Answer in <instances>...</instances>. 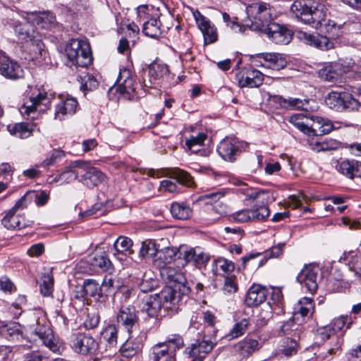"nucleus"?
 Listing matches in <instances>:
<instances>
[{"label":"nucleus","instance_id":"18","mask_svg":"<svg viewBox=\"0 0 361 361\" xmlns=\"http://www.w3.org/2000/svg\"><path fill=\"white\" fill-rule=\"evenodd\" d=\"M242 147L241 142L235 137H226L219 144L217 152L225 161H233Z\"/></svg>","mask_w":361,"mask_h":361},{"label":"nucleus","instance_id":"35","mask_svg":"<svg viewBox=\"0 0 361 361\" xmlns=\"http://www.w3.org/2000/svg\"><path fill=\"white\" fill-rule=\"evenodd\" d=\"M207 138V135L204 133H198L196 135H190L185 138L186 149L194 154L200 152Z\"/></svg>","mask_w":361,"mask_h":361},{"label":"nucleus","instance_id":"12","mask_svg":"<svg viewBox=\"0 0 361 361\" xmlns=\"http://www.w3.org/2000/svg\"><path fill=\"white\" fill-rule=\"evenodd\" d=\"M32 334L37 336L42 344L53 353H61L63 350L62 341L54 336L53 331L48 324L37 323L32 330Z\"/></svg>","mask_w":361,"mask_h":361},{"label":"nucleus","instance_id":"52","mask_svg":"<svg viewBox=\"0 0 361 361\" xmlns=\"http://www.w3.org/2000/svg\"><path fill=\"white\" fill-rule=\"evenodd\" d=\"M91 264L99 268L103 271H108L111 269V262L105 255H97L91 259Z\"/></svg>","mask_w":361,"mask_h":361},{"label":"nucleus","instance_id":"5","mask_svg":"<svg viewBox=\"0 0 361 361\" xmlns=\"http://www.w3.org/2000/svg\"><path fill=\"white\" fill-rule=\"evenodd\" d=\"M66 52L68 60L75 66L87 67L92 61L90 44L85 41L71 39L66 46Z\"/></svg>","mask_w":361,"mask_h":361},{"label":"nucleus","instance_id":"2","mask_svg":"<svg viewBox=\"0 0 361 361\" xmlns=\"http://www.w3.org/2000/svg\"><path fill=\"white\" fill-rule=\"evenodd\" d=\"M317 30L329 36L299 31L297 33V37L306 44L320 49L328 50L334 47V42L331 39H336L341 35L340 26L337 25L334 21L327 18L322 23L321 27Z\"/></svg>","mask_w":361,"mask_h":361},{"label":"nucleus","instance_id":"14","mask_svg":"<svg viewBox=\"0 0 361 361\" xmlns=\"http://www.w3.org/2000/svg\"><path fill=\"white\" fill-rule=\"evenodd\" d=\"M350 71V61H338L326 66L319 70V77L329 82L336 83L341 80L343 74Z\"/></svg>","mask_w":361,"mask_h":361},{"label":"nucleus","instance_id":"60","mask_svg":"<svg viewBox=\"0 0 361 361\" xmlns=\"http://www.w3.org/2000/svg\"><path fill=\"white\" fill-rule=\"evenodd\" d=\"M99 320L100 317L97 312H89L83 322V326L87 330L94 329L98 326Z\"/></svg>","mask_w":361,"mask_h":361},{"label":"nucleus","instance_id":"46","mask_svg":"<svg viewBox=\"0 0 361 361\" xmlns=\"http://www.w3.org/2000/svg\"><path fill=\"white\" fill-rule=\"evenodd\" d=\"M160 22L157 18H151L143 25V33L152 38H158L161 35Z\"/></svg>","mask_w":361,"mask_h":361},{"label":"nucleus","instance_id":"6","mask_svg":"<svg viewBox=\"0 0 361 361\" xmlns=\"http://www.w3.org/2000/svg\"><path fill=\"white\" fill-rule=\"evenodd\" d=\"M359 88L347 85L344 87L345 92H331L326 98V104L329 108L336 111H342L345 109H354L358 105V102L352 96L353 93L357 92Z\"/></svg>","mask_w":361,"mask_h":361},{"label":"nucleus","instance_id":"62","mask_svg":"<svg viewBox=\"0 0 361 361\" xmlns=\"http://www.w3.org/2000/svg\"><path fill=\"white\" fill-rule=\"evenodd\" d=\"M226 192V191L225 189H220L215 192L204 194L200 197V199L202 200H207V203L216 202L225 195Z\"/></svg>","mask_w":361,"mask_h":361},{"label":"nucleus","instance_id":"37","mask_svg":"<svg viewBox=\"0 0 361 361\" xmlns=\"http://www.w3.org/2000/svg\"><path fill=\"white\" fill-rule=\"evenodd\" d=\"M163 278L168 280L167 285L173 286L174 283L186 285V281L182 273L177 271L175 269L166 267L161 270Z\"/></svg>","mask_w":361,"mask_h":361},{"label":"nucleus","instance_id":"29","mask_svg":"<svg viewBox=\"0 0 361 361\" xmlns=\"http://www.w3.org/2000/svg\"><path fill=\"white\" fill-rule=\"evenodd\" d=\"M257 340L245 338L234 345V352L241 358L245 359L259 349Z\"/></svg>","mask_w":361,"mask_h":361},{"label":"nucleus","instance_id":"64","mask_svg":"<svg viewBox=\"0 0 361 361\" xmlns=\"http://www.w3.org/2000/svg\"><path fill=\"white\" fill-rule=\"evenodd\" d=\"M23 361H49V358L39 350H33L23 355Z\"/></svg>","mask_w":361,"mask_h":361},{"label":"nucleus","instance_id":"20","mask_svg":"<svg viewBox=\"0 0 361 361\" xmlns=\"http://www.w3.org/2000/svg\"><path fill=\"white\" fill-rule=\"evenodd\" d=\"M215 337H208L204 335L201 340H195L188 348V353L192 357H198L204 359L216 344Z\"/></svg>","mask_w":361,"mask_h":361},{"label":"nucleus","instance_id":"16","mask_svg":"<svg viewBox=\"0 0 361 361\" xmlns=\"http://www.w3.org/2000/svg\"><path fill=\"white\" fill-rule=\"evenodd\" d=\"M37 92V93L33 92L30 97V101L22 106L24 114L30 115L36 111L39 112L45 111L49 108L51 99L48 97L47 93L39 90Z\"/></svg>","mask_w":361,"mask_h":361},{"label":"nucleus","instance_id":"7","mask_svg":"<svg viewBox=\"0 0 361 361\" xmlns=\"http://www.w3.org/2000/svg\"><path fill=\"white\" fill-rule=\"evenodd\" d=\"M190 293V288L187 285L174 283L173 286L167 285L159 293H157L162 302L163 308L176 312L178 304L181 298Z\"/></svg>","mask_w":361,"mask_h":361},{"label":"nucleus","instance_id":"40","mask_svg":"<svg viewBox=\"0 0 361 361\" xmlns=\"http://www.w3.org/2000/svg\"><path fill=\"white\" fill-rule=\"evenodd\" d=\"M102 338L105 341L106 347L115 348L118 343V329L115 324L108 325L102 333Z\"/></svg>","mask_w":361,"mask_h":361},{"label":"nucleus","instance_id":"25","mask_svg":"<svg viewBox=\"0 0 361 361\" xmlns=\"http://www.w3.org/2000/svg\"><path fill=\"white\" fill-rule=\"evenodd\" d=\"M149 352V357L152 361H176L175 350L168 346L167 343L154 345Z\"/></svg>","mask_w":361,"mask_h":361},{"label":"nucleus","instance_id":"10","mask_svg":"<svg viewBox=\"0 0 361 361\" xmlns=\"http://www.w3.org/2000/svg\"><path fill=\"white\" fill-rule=\"evenodd\" d=\"M163 307L162 302L159 299L157 293L145 296L142 300L140 310L146 316L144 319L148 323L149 327L159 324V315Z\"/></svg>","mask_w":361,"mask_h":361},{"label":"nucleus","instance_id":"26","mask_svg":"<svg viewBox=\"0 0 361 361\" xmlns=\"http://www.w3.org/2000/svg\"><path fill=\"white\" fill-rule=\"evenodd\" d=\"M268 290L261 285L254 284L247 290L245 303L248 307H255L263 303L267 298Z\"/></svg>","mask_w":361,"mask_h":361},{"label":"nucleus","instance_id":"17","mask_svg":"<svg viewBox=\"0 0 361 361\" xmlns=\"http://www.w3.org/2000/svg\"><path fill=\"white\" fill-rule=\"evenodd\" d=\"M347 319V317L341 316L333 319L329 324L318 328V336L323 341L331 338L335 341L334 343H337V338H342L338 333L345 325Z\"/></svg>","mask_w":361,"mask_h":361},{"label":"nucleus","instance_id":"47","mask_svg":"<svg viewBox=\"0 0 361 361\" xmlns=\"http://www.w3.org/2000/svg\"><path fill=\"white\" fill-rule=\"evenodd\" d=\"M0 335L7 339H14L16 338L17 340H20L23 337L18 326L16 324L1 325Z\"/></svg>","mask_w":361,"mask_h":361},{"label":"nucleus","instance_id":"24","mask_svg":"<svg viewBox=\"0 0 361 361\" xmlns=\"http://www.w3.org/2000/svg\"><path fill=\"white\" fill-rule=\"evenodd\" d=\"M55 102L54 118L62 121L66 116L73 115L78 107V101L73 97L54 99Z\"/></svg>","mask_w":361,"mask_h":361},{"label":"nucleus","instance_id":"28","mask_svg":"<svg viewBox=\"0 0 361 361\" xmlns=\"http://www.w3.org/2000/svg\"><path fill=\"white\" fill-rule=\"evenodd\" d=\"M116 83L118 92L130 99L135 92V84L130 71L128 68L120 70Z\"/></svg>","mask_w":361,"mask_h":361},{"label":"nucleus","instance_id":"34","mask_svg":"<svg viewBox=\"0 0 361 361\" xmlns=\"http://www.w3.org/2000/svg\"><path fill=\"white\" fill-rule=\"evenodd\" d=\"M147 71L149 82L152 84V80H159L166 75L169 73V69L166 63L156 60L149 65Z\"/></svg>","mask_w":361,"mask_h":361},{"label":"nucleus","instance_id":"31","mask_svg":"<svg viewBox=\"0 0 361 361\" xmlns=\"http://www.w3.org/2000/svg\"><path fill=\"white\" fill-rule=\"evenodd\" d=\"M133 245L130 238L123 235L119 236L114 244V255L122 260L123 256H130L133 253Z\"/></svg>","mask_w":361,"mask_h":361},{"label":"nucleus","instance_id":"50","mask_svg":"<svg viewBox=\"0 0 361 361\" xmlns=\"http://www.w3.org/2000/svg\"><path fill=\"white\" fill-rule=\"evenodd\" d=\"M81 171L80 166H73V162L63 172V183H69L77 178H80Z\"/></svg>","mask_w":361,"mask_h":361},{"label":"nucleus","instance_id":"58","mask_svg":"<svg viewBox=\"0 0 361 361\" xmlns=\"http://www.w3.org/2000/svg\"><path fill=\"white\" fill-rule=\"evenodd\" d=\"M28 193H33L32 195H29L30 201L35 200V202L37 206H44L47 204L49 199V192L42 190L39 192L28 191Z\"/></svg>","mask_w":361,"mask_h":361},{"label":"nucleus","instance_id":"56","mask_svg":"<svg viewBox=\"0 0 361 361\" xmlns=\"http://www.w3.org/2000/svg\"><path fill=\"white\" fill-rule=\"evenodd\" d=\"M16 212L12 210H9L5 216L3 218L1 223L5 228L7 229H16V226H19V220ZM20 219V218H19Z\"/></svg>","mask_w":361,"mask_h":361},{"label":"nucleus","instance_id":"33","mask_svg":"<svg viewBox=\"0 0 361 361\" xmlns=\"http://www.w3.org/2000/svg\"><path fill=\"white\" fill-rule=\"evenodd\" d=\"M184 258L187 262H193L197 265H202L209 262L210 256L204 252L202 248L197 247L185 251Z\"/></svg>","mask_w":361,"mask_h":361},{"label":"nucleus","instance_id":"32","mask_svg":"<svg viewBox=\"0 0 361 361\" xmlns=\"http://www.w3.org/2000/svg\"><path fill=\"white\" fill-rule=\"evenodd\" d=\"M314 310L313 300L310 298L305 297L300 300L295 307L293 314L294 318L299 321V317L302 318L310 317Z\"/></svg>","mask_w":361,"mask_h":361},{"label":"nucleus","instance_id":"36","mask_svg":"<svg viewBox=\"0 0 361 361\" xmlns=\"http://www.w3.org/2000/svg\"><path fill=\"white\" fill-rule=\"evenodd\" d=\"M277 102L281 106V107L286 109L296 110L302 109L305 111L307 109L308 100L307 99L302 100L299 98L293 97L285 99L280 96L277 97Z\"/></svg>","mask_w":361,"mask_h":361},{"label":"nucleus","instance_id":"27","mask_svg":"<svg viewBox=\"0 0 361 361\" xmlns=\"http://www.w3.org/2000/svg\"><path fill=\"white\" fill-rule=\"evenodd\" d=\"M0 73L4 77L16 80L23 77L24 72L21 66L9 58L3 57L0 61Z\"/></svg>","mask_w":361,"mask_h":361},{"label":"nucleus","instance_id":"38","mask_svg":"<svg viewBox=\"0 0 361 361\" xmlns=\"http://www.w3.org/2000/svg\"><path fill=\"white\" fill-rule=\"evenodd\" d=\"M142 346L141 341L134 342L133 335L129 334L127 341L121 345L120 350L123 356L131 357L141 350Z\"/></svg>","mask_w":361,"mask_h":361},{"label":"nucleus","instance_id":"3","mask_svg":"<svg viewBox=\"0 0 361 361\" xmlns=\"http://www.w3.org/2000/svg\"><path fill=\"white\" fill-rule=\"evenodd\" d=\"M289 122L308 135H323L333 129V124L329 120L307 113L292 115Z\"/></svg>","mask_w":361,"mask_h":361},{"label":"nucleus","instance_id":"45","mask_svg":"<svg viewBox=\"0 0 361 361\" xmlns=\"http://www.w3.org/2000/svg\"><path fill=\"white\" fill-rule=\"evenodd\" d=\"M170 178L175 180L176 182L187 187H192L194 181L192 176L186 171L180 169H173L169 173Z\"/></svg>","mask_w":361,"mask_h":361},{"label":"nucleus","instance_id":"51","mask_svg":"<svg viewBox=\"0 0 361 361\" xmlns=\"http://www.w3.org/2000/svg\"><path fill=\"white\" fill-rule=\"evenodd\" d=\"M158 286L157 281L154 279L152 273H145L142 281L139 283V288L143 293L152 290Z\"/></svg>","mask_w":361,"mask_h":361},{"label":"nucleus","instance_id":"57","mask_svg":"<svg viewBox=\"0 0 361 361\" xmlns=\"http://www.w3.org/2000/svg\"><path fill=\"white\" fill-rule=\"evenodd\" d=\"M343 342V338H337V343H334V346L329 348L326 352L319 353L318 358L321 360L329 361L331 359L332 355L336 354L340 350Z\"/></svg>","mask_w":361,"mask_h":361},{"label":"nucleus","instance_id":"15","mask_svg":"<svg viewBox=\"0 0 361 361\" xmlns=\"http://www.w3.org/2000/svg\"><path fill=\"white\" fill-rule=\"evenodd\" d=\"M71 346L75 352L87 355L96 353L99 344L90 335L79 333L73 336Z\"/></svg>","mask_w":361,"mask_h":361},{"label":"nucleus","instance_id":"8","mask_svg":"<svg viewBox=\"0 0 361 361\" xmlns=\"http://www.w3.org/2000/svg\"><path fill=\"white\" fill-rule=\"evenodd\" d=\"M116 322L118 327L128 334H133L140 330L138 312L133 305H121L116 314Z\"/></svg>","mask_w":361,"mask_h":361},{"label":"nucleus","instance_id":"48","mask_svg":"<svg viewBox=\"0 0 361 361\" xmlns=\"http://www.w3.org/2000/svg\"><path fill=\"white\" fill-rule=\"evenodd\" d=\"M250 216V221H264L270 214L269 208L264 204L259 206H254L248 209Z\"/></svg>","mask_w":361,"mask_h":361},{"label":"nucleus","instance_id":"49","mask_svg":"<svg viewBox=\"0 0 361 361\" xmlns=\"http://www.w3.org/2000/svg\"><path fill=\"white\" fill-rule=\"evenodd\" d=\"M350 269L361 276V252L352 251L345 255Z\"/></svg>","mask_w":361,"mask_h":361},{"label":"nucleus","instance_id":"23","mask_svg":"<svg viewBox=\"0 0 361 361\" xmlns=\"http://www.w3.org/2000/svg\"><path fill=\"white\" fill-rule=\"evenodd\" d=\"M262 32L276 44H287L292 39V32L277 23L269 25Z\"/></svg>","mask_w":361,"mask_h":361},{"label":"nucleus","instance_id":"4","mask_svg":"<svg viewBox=\"0 0 361 361\" xmlns=\"http://www.w3.org/2000/svg\"><path fill=\"white\" fill-rule=\"evenodd\" d=\"M247 16L252 22V26L255 30H264L267 26L272 24L276 18L273 8L264 2H256L250 4L246 8Z\"/></svg>","mask_w":361,"mask_h":361},{"label":"nucleus","instance_id":"21","mask_svg":"<svg viewBox=\"0 0 361 361\" xmlns=\"http://www.w3.org/2000/svg\"><path fill=\"white\" fill-rule=\"evenodd\" d=\"M25 20L32 25L46 30L51 29L56 25V16L50 11L28 13Z\"/></svg>","mask_w":361,"mask_h":361},{"label":"nucleus","instance_id":"41","mask_svg":"<svg viewBox=\"0 0 361 361\" xmlns=\"http://www.w3.org/2000/svg\"><path fill=\"white\" fill-rule=\"evenodd\" d=\"M83 295L99 299L102 296V288L94 279H87L82 286Z\"/></svg>","mask_w":361,"mask_h":361},{"label":"nucleus","instance_id":"53","mask_svg":"<svg viewBox=\"0 0 361 361\" xmlns=\"http://www.w3.org/2000/svg\"><path fill=\"white\" fill-rule=\"evenodd\" d=\"M158 252L157 245L154 241L146 240L142 242L140 250V255L142 257H153Z\"/></svg>","mask_w":361,"mask_h":361},{"label":"nucleus","instance_id":"44","mask_svg":"<svg viewBox=\"0 0 361 361\" xmlns=\"http://www.w3.org/2000/svg\"><path fill=\"white\" fill-rule=\"evenodd\" d=\"M241 188L239 189L240 191L243 193L249 199H261L264 202V200H268V192L264 190H259L257 188H252L248 187L244 183H240Z\"/></svg>","mask_w":361,"mask_h":361},{"label":"nucleus","instance_id":"30","mask_svg":"<svg viewBox=\"0 0 361 361\" xmlns=\"http://www.w3.org/2000/svg\"><path fill=\"white\" fill-rule=\"evenodd\" d=\"M197 22L204 35V42L206 44L215 42L218 39V34L214 25L212 24L210 20L203 16H200Z\"/></svg>","mask_w":361,"mask_h":361},{"label":"nucleus","instance_id":"61","mask_svg":"<svg viewBox=\"0 0 361 361\" xmlns=\"http://www.w3.org/2000/svg\"><path fill=\"white\" fill-rule=\"evenodd\" d=\"M310 145L313 150L316 152L330 151L334 149L331 144L324 140H317L312 139Z\"/></svg>","mask_w":361,"mask_h":361},{"label":"nucleus","instance_id":"59","mask_svg":"<svg viewBox=\"0 0 361 361\" xmlns=\"http://www.w3.org/2000/svg\"><path fill=\"white\" fill-rule=\"evenodd\" d=\"M54 287V279L49 275L43 276L42 283L40 284V291L44 296H49L52 294Z\"/></svg>","mask_w":361,"mask_h":361},{"label":"nucleus","instance_id":"63","mask_svg":"<svg viewBox=\"0 0 361 361\" xmlns=\"http://www.w3.org/2000/svg\"><path fill=\"white\" fill-rule=\"evenodd\" d=\"M98 82L92 75H87L83 78V82L80 85V90L84 92L92 91L97 88Z\"/></svg>","mask_w":361,"mask_h":361},{"label":"nucleus","instance_id":"13","mask_svg":"<svg viewBox=\"0 0 361 361\" xmlns=\"http://www.w3.org/2000/svg\"><path fill=\"white\" fill-rule=\"evenodd\" d=\"M73 166H80L82 172L79 180L88 188L97 186L106 180V176L99 169L90 166L87 163L82 161H73Z\"/></svg>","mask_w":361,"mask_h":361},{"label":"nucleus","instance_id":"39","mask_svg":"<svg viewBox=\"0 0 361 361\" xmlns=\"http://www.w3.org/2000/svg\"><path fill=\"white\" fill-rule=\"evenodd\" d=\"M9 133L19 138L24 139L30 136L33 130L32 126L27 123H18L8 126Z\"/></svg>","mask_w":361,"mask_h":361},{"label":"nucleus","instance_id":"55","mask_svg":"<svg viewBox=\"0 0 361 361\" xmlns=\"http://www.w3.org/2000/svg\"><path fill=\"white\" fill-rule=\"evenodd\" d=\"M65 156V153L62 150L54 149L51 151L49 157H47L41 164V166L49 167L53 166L61 161Z\"/></svg>","mask_w":361,"mask_h":361},{"label":"nucleus","instance_id":"19","mask_svg":"<svg viewBox=\"0 0 361 361\" xmlns=\"http://www.w3.org/2000/svg\"><path fill=\"white\" fill-rule=\"evenodd\" d=\"M236 79L241 87H258L264 80V74L251 68H244L236 74Z\"/></svg>","mask_w":361,"mask_h":361},{"label":"nucleus","instance_id":"11","mask_svg":"<svg viewBox=\"0 0 361 361\" xmlns=\"http://www.w3.org/2000/svg\"><path fill=\"white\" fill-rule=\"evenodd\" d=\"M322 279V271L319 266L309 264L304 267L297 276V281L311 294L316 293L318 283Z\"/></svg>","mask_w":361,"mask_h":361},{"label":"nucleus","instance_id":"1","mask_svg":"<svg viewBox=\"0 0 361 361\" xmlns=\"http://www.w3.org/2000/svg\"><path fill=\"white\" fill-rule=\"evenodd\" d=\"M290 11L296 18L305 24L312 25L317 30L321 27L327 16V9L324 4L310 0L295 1Z\"/></svg>","mask_w":361,"mask_h":361},{"label":"nucleus","instance_id":"22","mask_svg":"<svg viewBox=\"0 0 361 361\" xmlns=\"http://www.w3.org/2000/svg\"><path fill=\"white\" fill-rule=\"evenodd\" d=\"M256 66H263L273 70H281L286 67V61L279 54L274 53L260 54L253 58Z\"/></svg>","mask_w":361,"mask_h":361},{"label":"nucleus","instance_id":"42","mask_svg":"<svg viewBox=\"0 0 361 361\" xmlns=\"http://www.w3.org/2000/svg\"><path fill=\"white\" fill-rule=\"evenodd\" d=\"M296 321L297 319L294 318L293 316V318L284 322L281 326V330L284 334L290 335L293 337L295 346H296L295 338H299L301 332V326Z\"/></svg>","mask_w":361,"mask_h":361},{"label":"nucleus","instance_id":"9","mask_svg":"<svg viewBox=\"0 0 361 361\" xmlns=\"http://www.w3.org/2000/svg\"><path fill=\"white\" fill-rule=\"evenodd\" d=\"M31 25L27 20L25 24L18 23L14 27L15 32L20 41L30 43L33 52L42 54L44 49L42 37L34 29L30 27Z\"/></svg>","mask_w":361,"mask_h":361},{"label":"nucleus","instance_id":"43","mask_svg":"<svg viewBox=\"0 0 361 361\" xmlns=\"http://www.w3.org/2000/svg\"><path fill=\"white\" fill-rule=\"evenodd\" d=\"M172 216L178 219L185 220L192 215V210L185 203L173 202L171 205Z\"/></svg>","mask_w":361,"mask_h":361},{"label":"nucleus","instance_id":"54","mask_svg":"<svg viewBox=\"0 0 361 361\" xmlns=\"http://www.w3.org/2000/svg\"><path fill=\"white\" fill-rule=\"evenodd\" d=\"M249 324V322L247 319H243L239 322L236 323L229 334L226 336L229 337V339L236 338L242 336L246 331Z\"/></svg>","mask_w":361,"mask_h":361}]
</instances>
